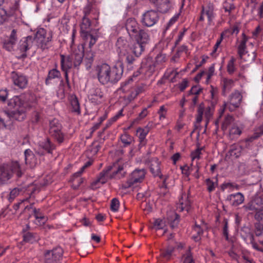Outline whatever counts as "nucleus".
I'll return each mask as SVG.
<instances>
[{
  "label": "nucleus",
  "instance_id": "nucleus-14",
  "mask_svg": "<svg viewBox=\"0 0 263 263\" xmlns=\"http://www.w3.org/2000/svg\"><path fill=\"white\" fill-rule=\"evenodd\" d=\"M63 251L61 247H57L52 250H48L44 254L45 263H54L62 257Z\"/></svg>",
  "mask_w": 263,
  "mask_h": 263
},
{
  "label": "nucleus",
  "instance_id": "nucleus-62",
  "mask_svg": "<svg viewBox=\"0 0 263 263\" xmlns=\"http://www.w3.org/2000/svg\"><path fill=\"white\" fill-rule=\"evenodd\" d=\"M41 119L40 114L38 112H34L32 116V122L33 123H37L40 121Z\"/></svg>",
  "mask_w": 263,
  "mask_h": 263
},
{
  "label": "nucleus",
  "instance_id": "nucleus-61",
  "mask_svg": "<svg viewBox=\"0 0 263 263\" xmlns=\"http://www.w3.org/2000/svg\"><path fill=\"white\" fill-rule=\"evenodd\" d=\"M139 94L136 91L135 88H134L130 92V93L127 96V99L129 101H132L134 100Z\"/></svg>",
  "mask_w": 263,
  "mask_h": 263
},
{
  "label": "nucleus",
  "instance_id": "nucleus-5",
  "mask_svg": "<svg viewBox=\"0 0 263 263\" xmlns=\"http://www.w3.org/2000/svg\"><path fill=\"white\" fill-rule=\"evenodd\" d=\"M116 167V165H114V166H108L106 168L103 170L100 173L97 179L92 182L91 186L93 187L98 188L100 187V184L105 183L109 178H112L115 176L120 178L124 176L125 172H124L123 165L118 166L116 170H114L112 175L109 174L111 170Z\"/></svg>",
  "mask_w": 263,
  "mask_h": 263
},
{
  "label": "nucleus",
  "instance_id": "nucleus-47",
  "mask_svg": "<svg viewBox=\"0 0 263 263\" xmlns=\"http://www.w3.org/2000/svg\"><path fill=\"white\" fill-rule=\"evenodd\" d=\"M121 141L124 145V146L129 145L133 141V137L127 133H124L120 137Z\"/></svg>",
  "mask_w": 263,
  "mask_h": 263
},
{
  "label": "nucleus",
  "instance_id": "nucleus-34",
  "mask_svg": "<svg viewBox=\"0 0 263 263\" xmlns=\"http://www.w3.org/2000/svg\"><path fill=\"white\" fill-rule=\"evenodd\" d=\"M205 228V226L202 224V225H198L195 224V227L193 230V233H194L192 236V238L196 241H198L200 239V236L202 234L203 229Z\"/></svg>",
  "mask_w": 263,
  "mask_h": 263
},
{
  "label": "nucleus",
  "instance_id": "nucleus-50",
  "mask_svg": "<svg viewBox=\"0 0 263 263\" xmlns=\"http://www.w3.org/2000/svg\"><path fill=\"white\" fill-rule=\"evenodd\" d=\"M234 119L232 116L228 115L226 116L223 121L221 128L223 130H226L228 126L230 125L233 122Z\"/></svg>",
  "mask_w": 263,
  "mask_h": 263
},
{
  "label": "nucleus",
  "instance_id": "nucleus-15",
  "mask_svg": "<svg viewBox=\"0 0 263 263\" xmlns=\"http://www.w3.org/2000/svg\"><path fill=\"white\" fill-rule=\"evenodd\" d=\"M146 171L144 168L135 170L127 181L125 187H130L137 183L141 182L145 176Z\"/></svg>",
  "mask_w": 263,
  "mask_h": 263
},
{
  "label": "nucleus",
  "instance_id": "nucleus-31",
  "mask_svg": "<svg viewBox=\"0 0 263 263\" xmlns=\"http://www.w3.org/2000/svg\"><path fill=\"white\" fill-rule=\"evenodd\" d=\"M25 159L26 164L30 167L34 166L37 163V160L33 152L29 149H26L24 152Z\"/></svg>",
  "mask_w": 263,
  "mask_h": 263
},
{
  "label": "nucleus",
  "instance_id": "nucleus-26",
  "mask_svg": "<svg viewBox=\"0 0 263 263\" xmlns=\"http://www.w3.org/2000/svg\"><path fill=\"white\" fill-rule=\"evenodd\" d=\"M202 14L206 15L208 17L209 24H211L215 16L214 13V6L212 3H209L202 8Z\"/></svg>",
  "mask_w": 263,
  "mask_h": 263
},
{
  "label": "nucleus",
  "instance_id": "nucleus-43",
  "mask_svg": "<svg viewBox=\"0 0 263 263\" xmlns=\"http://www.w3.org/2000/svg\"><path fill=\"white\" fill-rule=\"evenodd\" d=\"M263 135V126H260L258 128H256L254 134L251 136L248 137L247 139H246L247 141H249L252 143L255 140L258 139L261 136Z\"/></svg>",
  "mask_w": 263,
  "mask_h": 263
},
{
  "label": "nucleus",
  "instance_id": "nucleus-3",
  "mask_svg": "<svg viewBox=\"0 0 263 263\" xmlns=\"http://www.w3.org/2000/svg\"><path fill=\"white\" fill-rule=\"evenodd\" d=\"M98 79L103 85L117 83L122 78L123 72L122 64L118 63L112 67L107 64L98 65L96 68Z\"/></svg>",
  "mask_w": 263,
  "mask_h": 263
},
{
  "label": "nucleus",
  "instance_id": "nucleus-4",
  "mask_svg": "<svg viewBox=\"0 0 263 263\" xmlns=\"http://www.w3.org/2000/svg\"><path fill=\"white\" fill-rule=\"evenodd\" d=\"M14 174L18 177L22 175L20 165L17 161L0 165V185L7 184Z\"/></svg>",
  "mask_w": 263,
  "mask_h": 263
},
{
  "label": "nucleus",
  "instance_id": "nucleus-22",
  "mask_svg": "<svg viewBox=\"0 0 263 263\" xmlns=\"http://www.w3.org/2000/svg\"><path fill=\"white\" fill-rule=\"evenodd\" d=\"M103 96V93L102 92L101 89L98 87H92L88 92V97L92 102L96 103L101 102V99Z\"/></svg>",
  "mask_w": 263,
  "mask_h": 263
},
{
  "label": "nucleus",
  "instance_id": "nucleus-20",
  "mask_svg": "<svg viewBox=\"0 0 263 263\" xmlns=\"http://www.w3.org/2000/svg\"><path fill=\"white\" fill-rule=\"evenodd\" d=\"M70 56L73 62L74 67H78L81 64L84 57L83 47L79 46L77 49L72 51Z\"/></svg>",
  "mask_w": 263,
  "mask_h": 263
},
{
  "label": "nucleus",
  "instance_id": "nucleus-45",
  "mask_svg": "<svg viewBox=\"0 0 263 263\" xmlns=\"http://www.w3.org/2000/svg\"><path fill=\"white\" fill-rule=\"evenodd\" d=\"M183 263H195L194 260L193 258L192 253L191 252L190 248L189 247L182 256Z\"/></svg>",
  "mask_w": 263,
  "mask_h": 263
},
{
  "label": "nucleus",
  "instance_id": "nucleus-33",
  "mask_svg": "<svg viewBox=\"0 0 263 263\" xmlns=\"http://www.w3.org/2000/svg\"><path fill=\"white\" fill-rule=\"evenodd\" d=\"M242 133V130L236 124H233L229 129V138L231 140L238 138Z\"/></svg>",
  "mask_w": 263,
  "mask_h": 263
},
{
  "label": "nucleus",
  "instance_id": "nucleus-55",
  "mask_svg": "<svg viewBox=\"0 0 263 263\" xmlns=\"http://www.w3.org/2000/svg\"><path fill=\"white\" fill-rule=\"evenodd\" d=\"M221 189L223 190H224L227 189H230L232 190L235 189L236 190H238L239 189V186L232 183H226L222 185Z\"/></svg>",
  "mask_w": 263,
  "mask_h": 263
},
{
  "label": "nucleus",
  "instance_id": "nucleus-27",
  "mask_svg": "<svg viewBox=\"0 0 263 263\" xmlns=\"http://www.w3.org/2000/svg\"><path fill=\"white\" fill-rule=\"evenodd\" d=\"M92 164V162L90 161H87L81 168V170L76 173L73 175V185L75 189H77L79 187V186L83 182V179L79 177L83 173L84 170L90 166Z\"/></svg>",
  "mask_w": 263,
  "mask_h": 263
},
{
  "label": "nucleus",
  "instance_id": "nucleus-11",
  "mask_svg": "<svg viewBox=\"0 0 263 263\" xmlns=\"http://www.w3.org/2000/svg\"><path fill=\"white\" fill-rule=\"evenodd\" d=\"M159 20V15L158 11L154 10H150L143 14L141 23L143 25L149 27L155 25Z\"/></svg>",
  "mask_w": 263,
  "mask_h": 263
},
{
  "label": "nucleus",
  "instance_id": "nucleus-41",
  "mask_svg": "<svg viewBox=\"0 0 263 263\" xmlns=\"http://www.w3.org/2000/svg\"><path fill=\"white\" fill-rule=\"evenodd\" d=\"M70 105L71 111L78 114L81 113L79 101L76 96H71L70 98Z\"/></svg>",
  "mask_w": 263,
  "mask_h": 263
},
{
  "label": "nucleus",
  "instance_id": "nucleus-28",
  "mask_svg": "<svg viewBox=\"0 0 263 263\" xmlns=\"http://www.w3.org/2000/svg\"><path fill=\"white\" fill-rule=\"evenodd\" d=\"M155 5L158 10L161 13L167 12L172 7L173 3L170 0H158Z\"/></svg>",
  "mask_w": 263,
  "mask_h": 263
},
{
  "label": "nucleus",
  "instance_id": "nucleus-2",
  "mask_svg": "<svg viewBox=\"0 0 263 263\" xmlns=\"http://www.w3.org/2000/svg\"><path fill=\"white\" fill-rule=\"evenodd\" d=\"M33 97L30 93H24L18 96H14L11 99L8 105L11 107L16 108V110L8 112L10 116V123L11 120L18 121H23L26 117V112L31 107V100Z\"/></svg>",
  "mask_w": 263,
  "mask_h": 263
},
{
  "label": "nucleus",
  "instance_id": "nucleus-25",
  "mask_svg": "<svg viewBox=\"0 0 263 263\" xmlns=\"http://www.w3.org/2000/svg\"><path fill=\"white\" fill-rule=\"evenodd\" d=\"M244 200V196L240 192L229 195L227 198V200L230 202V204L234 206L241 204Z\"/></svg>",
  "mask_w": 263,
  "mask_h": 263
},
{
  "label": "nucleus",
  "instance_id": "nucleus-23",
  "mask_svg": "<svg viewBox=\"0 0 263 263\" xmlns=\"http://www.w3.org/2000/svg\"><path fill=\"white\" fill-rule=\"evenodd\" d=\"M83 16L87 17L89 14H93L95 16L92 18H96L99 14V10L96 7L95 3L88 1L87 4L85 6L83 9Z\"/></svg>",
  "mask_w": 263,
  "mask_h": 263
},
{
  "label": "nucleus",
  "instance_id": "nucleus-40",
  "mask_svg": "<svg viewBox=\"0 0 263 263\" xmlns=\"http://www.w3.org/2000/svg\"><path fill=\"white\" fill-rule=\"evenodd\" d=\"M137 134H138L140 145L141 146L144 145L146 143L145 141V139L148 133V129L147 128H139L137 130Z\"/></svg>",
  "mask_w": 263,
  "mask_h": 263
},
{
  "label": "nucleus",
  "instance_id": "nucleus-60",
  "mask_svg": "<svg viewBox=\"0 0 263 263\" xmlns=\"http://www.w3.org/2000/svg\"><path fill=\"white\" fill-rule=\"evenodd\" d=\"M239 31V28H238V26L234 25L233 27H232V28L226 30L223 33H224V34L226 33H229L231 34H234V33H235L237 34L238 33Z\"/></svg>",
  "mask_w": 263,
  "mask_h": 263
},
{
  "label": "nucleus",
  "instance_id": "nucleus-7",
  "mask_svg": "<svg viewBox=\"0 0 263 263\" xmlns=\"http://www.w3.org/2000/svg\"><path fill=\"white\" fill-rule=\"evenodd\" d=\"M135 42L133 44L130 48L136 57H139L144 50L146 45L148 43L149 36L147 31H142L138 37L134 38Z\"/></svg>",
  "mask_w": 263,
  "mask_h": 263
},
{
  "label": "nucleus",
  "instance_id": "nucleus-58",
  "mask_svg": "<svg viewBox=\"0 0 263 263\" xmlns=\"http://www.w3.org/2000/svg\"><path fill=\"white\" fill-rule=\"evenodd\" d=\"M202 89L197 86H194L192 87L189 92V95H194L197 96L201 91Z\"/></svg>",
  "mask_w": 263,
  "mask_h": 263
},
{
  "label": "nucleus",
  "instance_id": "nucleus-29",
  "mask_svg": "<svg viewBox=\"0 0 263 263\" xmlns=\"http://www.w3.org/2000/svg\"><path fill=\"white\" fill-rule=\"evenodd\" d=\"M248 41V37L245 34V33H242V39L240 41L238 46V54L239 57L241 59H243V56L248 52L247 51V46L246 43Z\"/></svg>",
  "mask_w": 263,
  "mask_h": 263
},
{
  "label": "nucleus",
  "instance_id": "nucleus-46",
  "mask_svg": "<svg viewBox=\"0 0 263 263\" xmlns=\"http://www.w3.org/2000/svg\"><path fill=\"white\" fill-rule=\"evenodd\" d=\"M174 251V248L172 246H168L166 249L161 251V256L165 259L168 260L172 256V253Z\"/></svg>",
  "mask_w": 263,
  "mask_h": 263
},
{
  "label": "nucleus",
  "instance_id": "nucleus-9",
  "mask_svg": "<svg viewBox=\"0 0 263 263\" xmlns=\"http://www.w3.org/2000/svg\"><path fill=\"white\" fill-rule=\"evenodd\" d=\"M242 100L241 93L238 90H235L229 96L228 102L224 103V108L232 112L240 106Z\"/></svg>",
  "mask_w": 263,
  "mask_h": 263
},
{
  "label": "nucleus",
  "instance_id": "nucleus-37",
  "mask_svg": "<svg viewBox=\"0 0 263 263\" xmlns=\"http://www.w3.org/2000/svg\"><path fill=\"white\" fill-rule=\"evenodd\" d=\"M61 73L57 69H52L49 71L47 77L45 80V84L48 85L50 83V81L52 79L60 78Z\"/></svg>",
  "mask_w": 263,
  "mask_h": 263
},
{
  "label": "nucleus",
  "instance_id": "nucleus-13",
  "mask_svg": "<svg viewBox=\"0 0 263 263\" xmlns=\"http://www.w3.org/2000/svg\"><path fill=\"white\" fill-rule=\"evenodd\" d=\"M126 29L131 38L138 37L142 31H145L140 29V26L135 19L130 18L127 20L125 24Z\"/></svg>",
  "mask_w": 263,
  "mask_h": 263
},
{
  "label": "nucleus",
  "instance_id": "nucleus-12",
  "mask_svg": "<svg viewBox=\"0 0 263 263\" xmlns=\"http://www.w3.org/2000/svg\"><path fill=\"white\" fill-rule=\"evenodd\" d=\"M242 208L246 212L263 211V194L255 196L252 200L243 205Z\"/></svg>",
  "mask_w": 263,
  "mask_h": 263
},
{
  "label": "nucleus",
  "instance_id": "nucleus-16",
  "mask_svg": "<svg viewBox=\"0 0 263 263\" xmlns=\"http://www.w3.org/2000/svg\"><path fill=\"white\" fill-rule=\"evenodd\" d=\"M11 79L13 84L19 88L24 89L27 86L28 83L27 77L20 72L12 71L11 73Z\"/></svg>",
  "mask_w": 263,
  "mask_h": 263
},
{
  "label": "nucleus",
  "instance_id": "nucleus-1",
  "mask_svg": "<svg viewBox=\"0 0 263 263\" xmlns=\"http://www.w3.org/2000/svg\"><path fill=\"white\" fill-rule=\"evenodd\" d=\"M52 39L50 32L47 33L44 29H41L37 31L35 36L29 35L22 38L19 42L16 52L18 54L17 58H25L27 57V51L33 46L34 41L38 44L37 46L44 49L47 44Z\"/></svg>",
  "mask_w": 263,
  "mask_h": 263
},
{
  "label": "nucleus",
  "instance_id": "nucleus-18",
  "mask_svg": "<svg viewBox=\"0 0 263 263\" xmlns=\"http://www.w3.org/2000/svg\"><path fill=\"white\" fill-rule=\"evenodd\" d=\"M38 145L39 149L36 151V153L40 156L44 155L45 153L51 154L55 148V145L52 143L48 138L40 141Z\"/></svg>",
  "mask_w": 263,
  "mask_h": 263
},
{
  "label": "nucleus",
  "instance_id": "nucleus-48",
  "mask_svg": "<svg viewBox=\"0 0 263 263\" xmlns=\"http://www.w3.org/2000/svg\"><path fill=\"white\" fill-rule=\"evenodd\" d=\"M235 59L234 57H231L230 60L228 62L227 68L228 72L232 74L236 70V68L235 66Z\"/></svg>",
  "mask_w": 263,
  "mask_h": 263
},
{
  "label": "nucleus",
  "instance_id": "nucleus-39",
  "mask_svg": "<svg viewBox=\"0 0 263 263\" xmlns=\"http://www.w3.org/2000/svg\"><path fill=\"white\" fill-rule=\"evenodd\" d=\"M240 235L241 237L246 241L247 239L249 240H254V235L251 233L249 228L247 227H243L240 230Z\"/></svg>",
  "mask_w": 263,
  "mask_h": 263
},
{
  "label": "nucleus",
  "instance_id": "nucleus-59",
  "mask_svg": "<svg viewBox=\"0 0 263 263\" xmlns=\"http://www.w3.org/2000/svg\"><path fill=\"white\" fill-rule=\"evenodd\" d=\"M223 35H224V33H222L221 34L220 38L218 40H217L215 45H214V49H213L212 52L211 53V54L212 55H213V54L216 52L218 48L219 47V45H220V44L223 39Z\"/></svg>",
  "mask_w": 263,
  "mask_h": 263
},
{
  "label": "nucleus",
  "instance_id": "nucleus-6",
  "mask_svg": "<svg viewBox=\"0 0 263 263\" xmlns=\"http://www.w3.org/2000/svg\"><path fill=\"white\" fill-rule=\"evenodd\" d=\"M116 51L119 58L122 62H125L128 64H133L135 61V58L132 55V51L129 47L127 41L123 37L118 39L116 44Z\"/></svg>",
  "mask_w": 263,
  "mask_h": 263
},
{
  "label": "nucleus",
  "instance_id": "nucleus-10",
  "mask_svg": "<svg viewBox=\"0 0 263 263\" xmlns=\"http://www.w3.org/2000/svg\"><path fill=\"white\" fill-rule=\"evenodd\" d=\"M62 125L57 119L49 122V133L60 143L64 141V135L61 131Z\"/></svg>",
  "mask_w": 263,
  "mask_h": 263
},
{
  "label": "nucleus",
  "instance_id": "nucleus-24",
  "mask_svg": "<svg viewBox=\"0 0 263 263\" xmlns=\"http://www.w3.org/2000/svg\"><path fill=\"white\" fill-rule=\"evenodd\" d=\"M33 209V212L34 214V216L35 217L37 222L36 223L37 224L41 225L42 224H44L46 221V218L44 216V215L41 212L40 209H36L33 208V204H30V205H26L25 208L23 212L26 210Z\"/></svg>",
  "mask_w": 263,
  "mask_h": 263
},
{
  "label": "nucleus",
  "instance_id": "nucleus-36",
  "mask_svg": "<svg viewBox=\"0 0 263 263\" xmlns=\"http://www.w3.org/2000/svg\"><path fill=\"white\" fill-rule=\"evenodd\" d=\"M243 151V146L242 145H240L239 144H233L231 146V148L229 150V153L231 156H234L235 158L238 157Z\"/></svg>",
  "mask_w": 263,
  "mask_h": 263
},
{
  "label": "nucleus",
  "instance_id": "nucleus-53",
  "mask_svg": "<svg viewBox=\"0 0 263 263\" xmlns=\"http://www.w3.org/2000/svg\"><path fill=\"white\" fill-rule=\"evenodd\" d=\"M165 226L164 220L161 219H156L154 222V227L157 229H163Z\"/></svg>",
  "mask_w": 263,
  "mask_h": 263
},
{
  "label": "nucleus",
  "instance_id": "nucleus-30",
  "mask_svg": "<svg viewBox=\"0 0 263 263\" xmlns=\"http://www.w3.org/2000/svg\"><path fill=\"white\" fill-rule=\"evenodd\" d=\"M60 58L61 68L63 71H68L72 68L73 63L70 55L65 56L63 54H61Z\"/></svg>",
  "mask_w": 263,
  "mask_h": 263
},
{
  "label": "nucleus",
  "instance_id": "nucleus-57",
  "mask_svg": "<svg viewBox=\"0 0 263 263\" xmlns=\"http://www.w3.org/2000/svg\"><path fill=\"white\" fill-rule=\"evenodd\" d=\"M138 94L142 93L148 89V86L145 84H141L135 88Z\"/></svg>",
  "mask_w": 263,
  "mask_h": 263
},
{
  "label": "nucleus",
  "instance_id": "nucleus-19",
  "mask_svg": "<svg viewBox=\"0 0 263 263\" xmlns=\"http://www.w3.org/2000/svg\"><path fill=\"white\" fill-rule=\"evenodd\" d=\"M17 41L16 30L13 29L8 39L3 42V48L9 51L14 50V47Z\"/></svg>",
  "mask_w": 263,
  "mask_h": 263
},
{
  "label": "nucleus",
  "instance_id": "nucleus-32",
  "mask_svg": "<svg viewBox=\"0 0 263 263\" xmlns=\"http://www.w3.org/2000/svg\"><path fill=\"white\" fill-rule=\"evenodd\" d=\"M222 95L226 96L234 86V81L232 79L224 78L222 82Z\"/></svg>",
  "mask_w": 263,
  "mask_h": 263
},
{
  "label": "nucleus",
  "instance_id": "nucleus-49",
  "mask_svg": "<svg viewBox=\"0 0 263 263\" xmlns=\"http://www.w3.org/2000/svg\"><path fill=\"white\" fill-rule=\"evenodd\" d=\"M223 8L226 12L230 15L231 12L235 10V6L232 1H226L223 5Z\"/></svg>",
  "mask_w": 263,
  "mask_h": 263
},
{
  "label": "nucleus",
  "instance_id": "nucleus-51",
  "mask_svg": "<svg viewBox=\"0 0 263 263\" xmlns=\"http://www.w3.org/2000/svg\"><path fill=\"white\" fill-rule=\"evenodd\" d=\"M180 216L176 213L173 214L172 217H170L169 221L170 222L171 227L172 228H175L179 222Z\"/></svg>",
  "mask_w": 263,
  "mask_h": 263
},
{
  "label": "nucleus",
  "instance_id": "nucleus-42",
  "mask_svg": "<svg viewBox=\"0 0 263 263\" xmlns=\"http://www.w3.org/2000/svg\"><path fill=\"white\" fill-rule=\"evenodd\" d=\"M29 187H20L13 189L10 193L9 199L13 200L20 193L23 194L25 193Z\"/></svg>",
  "mask_w": 263,
  "mask_h": 263
},
{
  "label": "nucleus",
  "instance_id": "nucleus-44",
  "mask_svg": "<svg viewBox=\"0 0 263 263\" xmlns=\"http://www.w3.org/2000/svg\"><path fill=\"white\" fill-rule=\"evenodd\" d=\"M24 240L27 242L33 243L39 240V237L36 233L27 232L24 235Z\"/></svg>",
  "mask_w": 263,
  "mask_h": 263
},
{
  "label": "nucleus",
  "instance_id": "nucleus-54",
  "mask_svg": "<svg viewBox=\"0 0 263 263\" xmlns=\"http://www.w3.org/2000/svg\"><path fill=\"white\" fill-rule=\"evenodd\" d=\"M120 202L117 198H114L111 200L110 203V209L113 212H117L118 210Z\"/></svg>",
  "mask_w": 263,
  "mask_h": 263
},
{
  "label": "nucleus",
  "instance_id": "nucleus-8",
  "mask_svg": "<svg viewBox=\"0 0 263 263\" xmlns=\"http://www.w3.org/2000/svg\"><path fill=\"white\" fill-rule=\"evenodd\" d=\"M91 22L90 19L87 17L83 16L81 25L82 36L85 40V44L89 45L90 48L92 47L96 44L98 37L96 33L93 34L85 31L89 28Z\"/></svg>",
  "mask_w": 263,
  "mask_h": 263
},
{
  "label": "nucleus",
  "instance_id": "nucleus-63",
  "mask_svg": "<svg viewBox=\"0 0 263 263\" xmlns=\"http://www.w3.org/2000/svg\"><path fill=\"white\" fill-rule=\"evenodd\" d=\"M8 92L7 90H0V100L2 101H5L7 99Z\"/></svg>",
  "mask_w": 263,
  "mask_h": 263
},
{
  "label": "nucleus",
  "instance_id": "nucleus-35",
  "mask_svg": "<svg viewBox=\"0 0 263 263\" xmlns=\"http://www.w3.org/2000/svg\"><path fill=\"white\" fill-rule=\"evenodd\" d=\"M10 116L8 112L5 110H0V128L5 127L7 124H9Z\"/></svg>",
  "mask_w": 263,
  "mask_h": 263
},
{
  "label": "nucleus",
  "instance_id": "nucleus-52",
  "mask_svg": "<svg viewBox=\"0 0 263 263\" xmlns=\"http://www.w3.org/2000/svg\"><path fill=\"white\" fill-rule=\"evenodd\" d=\"M203 149V147L197 148L194 151L192 152L191 154L192 161L197 159L199 160L201 158L200 155H201V151Z\"/></svg>",
  "mask_w": 263,
  "mask_h": 263
},
{
  "label": "nucleus",
  "instance_id": "nucleus-64",
  "mask_svg": "<svg viewBox=\"0 0 263 263\" xmlns=\"http://www.w3.org/2000/svg\"><path fill=\"white\" fill-rule=\"evenodd\" d=\"M188 86V81L184 79L179 84V88L180 91H183Z\"/></svg>",
  "mask_w": 263,
  "mask_h": 263
},
{
  "label": "nucleus",
  "instance_id": "nucleus-21",
  "mask_svg": "<svg viewBox=\"0 0 263 263\" xmlns=\"http://www.w3.org/2000/svg\"><path fill=\"white\" fill-rule=\"evenodd\" d=\"M191 208V202L186 194H182L177 204V209L179 212L186 211L188 212Z\"/></svg>",
  "mask_w": 263,
  "mask_h": 263
},
{
  "label": "nucleus",
  "instance_id": "nucleus-56",
  "mask_svg": "<svg viewBox=\"0 0 263 263\" xmlns=\"http://www.w3.org/2000/svg\"><path fill=\"white\" fill-rule=\"evenodd\" d=\"M205 182L208 191L209 192L213 191L215 189V183L209 178L206 179Z\"/></svg>",
  "mask_w": 263,
  "mask_h": 263
},
{
  "label": "nucleus",
  "instance_id": "nucleus-38",
  "mask_svg": "<svg viewBox=\"0 0 263 263\" xmlns=\"http://www.w3.org/2000/svg\"><path fill=\"white\" fill-rule=\"evenodd\" d=\"M88 47H89L88 46ZM90 50L88 51L87 50L86 52L85 58V62L86 68L89 69L91 65L92 64V62L93 61V58L95 57V53L92 52L91 50V48L89 47Z\"/></svg>",
  "mask_w": 263,
  "mask_h": 263
},
{
  "label": "nucleus",
  "instance_id": "nucleus-17",
  "mask_svg": "<svg viewBox=\"0 0 263 263\" xmlns=\"http://www.w3.org/2000/svg\"><path fill=\"white\" fill-rule=\"evenodd\" d=\"M149 169L153 176L158 177L163 179V183H165L167 177H164L161 172V163L157 158H153L150 161Z\"/></svg>",
  "mask_w": 263,
  "mask_h": 263
}]
</instances>
